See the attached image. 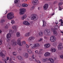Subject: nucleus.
<instances>
[{"mask_svg":"<svg viewBox=\"0 0 63 63\" xmlns=\"http://www.w3.org/2000/svg\"><path fill=\"white\" fill-rule=\"evenodd\" d=\"M21 38H18L17 41V44L19 46H22L23 45H25L26 44V42L25 41H23L21 43Z\"/></svg>","mask_w":63,"mask_h":63,"instance_id":"nucleus-1","label":"nucleus"},{"mask_svg":"<svg viewBox=\"0 0 63 63\" xmlns=\"http://www.w3.org/2000/svg\"><path fill=\"white\" fill-rule=\"evenodd\" d=\"M29 46H31V48L32 49H34L36 47H40V44L38 43H36L32 44L30 43L29 45Z\"/></svg>","mask_w":63,"mask_h":63,"instance_id":"nucleus-2","label":"nucleus"},{"mask_svg":"<svg viewBox=\"0 0 63 63\" xmlns=\"http://www.w3.org/2000/svg\"><path fill=\"white\" fill-rule=\"evenodd\" d=\"M7 17L8 19H12L14 18V13L11 12L9 13L7 15Z\"/></svg>","mask_w":63,"mask_h":63,"instance_id":"nucleus-3","label":"nucleus"},{"mask_svg":"<svg viewBox=\"0 0 63 63\" xmlns=\"http://www.w3.org/2000/svg\"><path fill=\"white\" fill-rule=\"evenodd\" d=\"M38 16L36 14H32L31 16V19L32 20H35V19H38Z\"/></svg>","mask_w":63,"mask_h":63,"instance_id":"nucleus-4","label":"nucleus"},{"mask_svg":"<svg viewBox=\"0 0 63 63\" xmlns=\"http://www.w3.org/2000/svg\"><path fill=\"white\" fill-rule=\"evenodd\" d=\"M44 33L45 35L49 36L50 35V30L46 29L44 31Z\"/></svg>","mask_w":63,"mask_h":63,"instance_id":"nucleus-5","label":"nucleus"},{"mask_svg":"<svg viewBox=\"0 0 63 63\" xmlns=\"http://www.w3.org/2000/svg\"><path fill=\"white\" fill-rule=\"evenodd\" d=\"M35 39V38L33 37H29L28 39V41L31 43H33L34 40Z\"/></svg>","mask_w":63,"mask_h":63,"instance_id":"nucleus-6","label":"nucleus"},{"mask_svg":"<svg viewBox=\"0 0 63 63\" xmlns=\"http://www.w3.org/2000/svg\"><path fill=\"white\" fill-rule=\"evenodd\" d=\"M56 40V38L55 36H52L50 37V40L52 42H54Z\"/></svg>","mask_w":63,"mask_h":63,"instance_id":"nucleus-7","label":"nucleus"},{"mask_svg":"<svg viewBox=\"0 0 63 63\" xmlns=\"http://www.w3.org/2000/svg\"><path fill=\"white\" fill-rule=\"evenodd\" d=\"M12 37V35L11 34H10L9 33H8L6 35V38L8 40V41H7V42H9L10 40H11V38Z\"/></svg>","mask_w":63,"mask_h":63,"instance_id":"nucleus-8","label":"nucleus"},{"mask_svg":"<svg viewBox=\"0 0 63 63\" xmlns=\"http://www.w3.org/2000/svg\"><path fill=\"white\" fill-rule=\"evenodd\" d=\"M23 23L24 25H27V26H29V25H30V23L27 21H23Z\"/></svg>","mask_w":63,"mask_h":63,"instance_id":"nucleus-9","label":"nucleus"},{"mask_svg":"<svg viewBox=\"0 0 63 63\" xmlns=\"http://www.w3.org/2000/svg\"><path fill=\"white\" fill-rule=\"evenodd\" d=\"M39 3L38 0H33L32 1V3L34 5H38Z\"/></svg>","mask_w":63,"mask_h":63,"instance_id":"nucleus-10","label":"nucleus"},{"mask_svg":"<svg viewBox=\"0 0 63 63\" xmlns=\"http://www.w3.org/2000/svg\"><path fill=\"white\" fill-rule=\"evenodd\" d=\"M48 4H45L43 6V9L44 10H47L48 8Z\"/></svg>","mask_w":63,"mask_h":63,"instance_id":"nucleus-11","label":"nucleus"},{"mask_svg":"<svg viewBox=\"0 0 63 63\" xmlns=\"http://www.w3.org/2000/svg\"><path fill=\"white\" fill-rule=\"evenodd\" d=\"M58 49L59 50H60L63 49V45H62V44L61 43V44L59 45L58 46Z\"/></svg>","mask_w":63,"mask_h":63,"instance_id":"nucleus-12","label":"nucleus"},{"mask_svg":"<svg viewBox=\"0 0 63 63\" xmlns=\"http://www.w3.org/2000/svg\"><path fill=\"white\" fill-rule=\"evenodd\" d=\"M50 55V53L48 52H47L44 54V56L45 57L49 56Z\"/></svg>","mask_w":63,"mask_h":63,"instance_id":"nucleus-13","label":"nucleus"},{"mask_svg":"<svg viewBox=\"0 0 63 63\" xmlns=\"http://www.w3.org/2000/svg\"><path fill=\"white\" fill-rule=\"evenodd\" d=\"M51 30L52 31H53V33L54 35H55V36L57 35L58 33L57 32L55 31V30L54 29V28H52L51 29Z\"/></svg>","mask_w":63,"mask_h":63,"instance_id":"nucleus-14","label":"nucleus"},{"mask_svg":"<svg viewBox=\"0 0 63 63\" xmlns=\"http://www.w3.org/2000/svg\"><path fill=\"white\" fill-rule=\"evenodd\" d=\"M50 46V44H46L44 45V48H47L49 47Z\"/></svg>","mask_w":63,"mask_h":63,"instance_id":"nucleus-15","label":"nucleus"},{"mask_svg":"<svg viewBox=\"0 0 63 63\" xmlns=\"http://www.w3.org/2000/svg\"><path fill=\"white\" fill-rule=\"evenodd\" d=\"M48 60H49L51 63H54V60L51 58H49L48 59Z\"/></svg>","mask_w":63,"mask_h":63,"instance_id":"nucleus-16","label":"nucleus"},{"mask_svg":"<svg viewBox=\"0 0 63 63\" xmlns=\"http://www.w3.org/2000/svg\"><path fill=\"white\" fill-rule=\"evenodd\" d=\"M30 35V32H28L25 34V36L26 37H27Z\"/></svg>","mask_w":63,"mask_h":63,"instance_id":"nucleus-17","label":"nucleus"},{"mask_svg":"<svg viewBox=\"0 0 63 63\" xmlns=\"http://www.w3.org/2000/svg\"><path fill=\"white\" fill-rule=\"evenodd\" d=\"M23 55L24 56H25L26 58H27L29 57V55H28V54L27 53H26L25 54V55L24 54H23Z\"/></svg>","mask_w":63,"mask_h":63,"instance_id":"nucleus-18","label":"nucleus"},{"mask_svg":"<svg viewBox=\"0 0 63 63\" xmlns=\"http://www.w3.org/2000/svg\"><path fill=\"white\" fill-rule=\"evenodd\" d=\"M31 58H32V59H33V61H34L35 62H37V60L36 59L34 58H35V57H34V55H32Z\"/></svg>","mask_w":63,"mask_h":63,"instance_id":"nucleus-19","label":"nucleus"},{"mask_svg":"<svg viewBox=\"0 0 63 63\" xmlns=\"http://www.w3.org/2000/svg\"><path fill=\"white\" fill-rule=\"evenodd\" d=\"M48 60V58H43L42 59L43 62H46V61H47Z\"/></svg>","mask_w":63,"mask_h":63,"instance_id":"nucleus-20","label":"nucleus"},{"mask_svg":"<svg viewBox=\"0 0 63 63\" xmlns=\"http://www.w3.org/2000/svg\"><path fill=\"white\" fill-rule=\"evenodd\" d=\"M11 44L13 46H15L16 45V42L15 41L14 42H12V41L11 42Z\"/></svg>","mask_w":63,"mask_h":63,"instance_id":"nucleus-21","label":"nucleus"},{"mask_svg":"<svg viewBox=\"0 0 63 63\" xmlns=\"http://www.w3.org/2000/svg\"><path fill=\"white\" fill-rule=\"evenodd\" d=\"M20 2L19 0H15L14 1V2L15 4H19Z\"/></svg>","mask_w":63,"mask_h":63,"instance_id":"nucleus-22","label":"nucleus"},{"mask_svg":"<svg viewBox=\"0 0 63 63\" xmlns=\"http://www.w3.org/2000/svg\"><path fill=\"white\" fill-rule=\"evenodd\" d=\"M0 54V56H1L3 58H4L5 56V55L3 54V53L2 52H1Z\"/></svg>","mask_w":63,"mask_h":63,"instance_id":"nucleus-23","label":"nucleus"},{"mask_svg":"<svg viewBox=\"0 0 63 63\" xmlns=\"http://www.w3.org/2000/svg\"><path fill=\"white\" fill-rule=\"evenodd\" d=\"M5 22V19H2L0 20V23H4Z\"/></svg>","mask_w":63,"mask_h":63,"instance_id":"nucleus-24","label":"nucleus"},{"mask_svg":"<svg viewBox=\"0 0 63 63\" xmlns=\"http://www.w3.org/2000/svg\"><path fill=\"white\" fill-rule=\"evenodd\" d=\"M43 25L42 26L43 27H45L46 26V22L45 20H43Z\"/></svg>","mask_w":63,"mask_h":63,"instance_id":"nucleus-25","label":"nucleus"},{"mask_svg":"<svg viewBox=\"0 0 63 63\" xmlns=\"http://www.w3.org/2000/svg\"><path fill=\"white\" fill-rule=\"evenodd\" d=\"M17 58L18 59V60H22L23 59L22 57L20 56H18L17 57Z\"/></svg>","mask_w":63,"mask_h":63,"instance_id":"nucleus-26","label":"nucleus"},{"mask_svg":"<svg viewBox=\"0 0 63 63\" xmlns=\"http://www.w3.org/2000/svg\"><path fill=\"white\" fill-rule=\"evenodd\" d=\"M16 36L17 37H20V32H17L16 33Z\"/></svg>","mask_w":63,"mask_h":63,"instance_id":"nucleus-27","label":"nucleus"},{"mask_svg":"<svg viewBox=\"0 0 63 63\" xmlns=\"http://www.w3.org/2000/svg\"><path fill=\"white\" fill-rule=\"evenodd\" d=\"M21 11H22L23 12L24 14H25V12H26V9L25 8H22L20 9Z\"/></svg>","mask_w":63,"mask_h":63,"instance_id":"nucleus-28","label":"nucleus"},{"mask_svg":"<svg viewBox=\"0 0 63 63\" xmlns=\"http://www.w3.org/2000/svg\"><path fill=\"white\" fill-rule=\"evenodd\" d=\"M27 52L30 54H31L32 52V51L30 49H28L27 50Z\"/></svg>","mask_w":63,"mask_h":63,"instance_id":"nucleus-29","label":"nucleus"},{"mask_svg":"<svg viewBox=\"0 0 63 63\" xmlns=\"http://www.w3.org/2000/svg\"><path fill=\"white\" fill-rule=\"evenodd\" d=\"M51 50L52 52H54L56 51V49H55V48H51Z\"/></svg>","mask_w":63,"mask_h":63,"instance_id":"nucleus-30","label":"nucleus"},{"mask_svg":"<svg viewBox=\"0 0 63 63\" xmlns=\"http://www.w3.org/2000/svg\"><path fill=\"white\" fill-rule=\"evenodd\" d=\"M19 11L20 12H19V14L20 15H23L24 14V13L23 12H22V11L20 9Z\"/></svg>","mask_w":63,"mask_h":63,"instance_id":"nucleus-31","label":"nucleus"},{"mask_svg":"<svg viewBox=\"0 0 63 63\" xmlns=\"http://www.w3.org/2000/svg\"><path fill=\"white\" fill-rule=\"evenodd\" d=\"M11 21V23L12 24H15V23H16V22L14 20H12Z\"/></svg>","mask_w":63,"mask_h":63,"instance_id":"nucleus-32","label":"nucleus"},{"mask_svg":"<svg viewBox=\"0 0 63 63\" xmlns=\"http://www.w3.org/2000/svg\"><path fill=\"white\" fill-rule=\"evenodd\" d=\"M14 33V31H13L11 29L9 30V34H12L13 33Z\"/></svg>","mask_w":63,"mask_h":63,"instance_id":"nucleus-33","label":"nucleus"},{"mask_svg":"<svg viewBox=\"0 0 63 63\" xmlns=\"http://www.w3.org/2000/svg\"><path fill=\"white\" fill-rule=\"evenodd\" d=\"M22 6L23 7H26L28 6V5L25 3H23L22 4Z\"/></svg>","mask_w":63,"mask_h":63,"instance_id":"nucleus-34","label":"nucleus"},{"mask_svg":"<svg viewBox=\"0 0 63 63\" xmlns=\"http://www.w3.org/2000/svg\"><path fill=\"white\" fill-rule=\"evenodd\" d=\"M43 52V49H40L39 52L38 53V54H42V52Z\"/></svg>","mask_w":63,"mask_h":63,"instance_id":"nucleus-35","label":"nucleus"},{"mask_svg":"<svg viewBox=\"0 0 63 63\" xmlns=\"http://www.w3.org/2000/svg\"><path fill=\"white\" fill-rule=\"evenodd\" d=\"M43 34V32H39V34L40 36H42Z\"/></svg>","mask_w":63,"mask_h":63,"instance_id":"nucleus-36","label":"nucleus"},{"mask_svg":"<svg viewBox=\"0 0 63 63\" xmlns=\"http://www.w3.org/2000/svg\"><path fill=\"white\" fill-rule=\"evenodd\" d=\"M53 27H54L55 29L57 30L58 29V25H55L54 27L53 26Z\"/></svg>","mask_w":63,"mask_h":63,"instance_id":"nucleus-37","label":"nucleus"},{"mask_svg":"<svg viewBox=\"0 0 63 63\" xmlns=\"http://www.w3.org/2000/svg\"><path fill=\"white\" fill-rule=\"evenodd\" d=\"M8 63H14V62L12 61V59L11 58L9 60V62H8Z\"/></svg>","mask_w":63,"mask_h":63,"instance_id":"nucleus-38","label":"nucleus"},{"mask_svg":"<svg viewBox=\"0 0 63 63\" xmlns=\"http://www.w3.org/2000/svg\"><path fill=\"white\" fill-rule=\"evenodd\" d=\"M35 8V6H33L30 8V10L31 11H33Z\"/></svg>","mask_w":63,"mask_h":63,"instance_id":"nucleus-39","label":"nucleus"},{"mask_svg":"<svg viewBox=\"0 0 63 63\" xmlns=\"http://www.w3.org/2000/svg\"><path fill=\"white\" fill-rule=\"evenodd\" d=\"M57 42H55L53 44V46H54V47H56V46H57Z\"/></svg>","mask_w":63,"mask_h":63,"instance_id":"nucleus-40","label":"nucleus"},{"mask_svg":"<svg viewBox=\"0 0 63 63\" xmlns=\"http://www.w3.org/2000/svg\"><path fill=\"white\" fill-rule=\"evenodd\" d=\"M16 25H14L12 27V29H15V28H16Z\"/></svg>","mask_w":63,"mask_h":63,"instance_id":"nucleus-41","label":"nucleus"},{"mask_svg":"<svg viewBox=\"0 0 63 63\" xmlns=\"http://www.w3.org/2000/svg\"><path fill=\"white\" fill-rule=\"evenodd\" d=\"M59 21H61V25H63V22H62V19H60Z\"/></svg>","mask_w":63,"mask_h":63,"instance_id":"nucleus-42","label":"nucleus"},{"mask_svg":"<svg viewBox=\"0 0 63 63\" xmlns=\"http://www.w3.org/2000/svg\"><path fill=\"white\" fill-rule=\"evenodd\" d=\"M22 16L25 19L27 17V15L26 14H24Z\"/></svg>","mask_w":63,"mask_h":63,"instance_id":"nucleus-43","label":"nucleus"},{"mask_svg":"<svg viewBox=\"0 0 63 63\" xmlns=\"http://www.w3.org/2000/svg\"><path fill=\"white\" fill-rule=\"evenodd\" d=\"M16 6L17 7H18V8H20V7L21 6V5L19 3H18L17 5Z\"/></svg>","mask_w":63,"mask_h":63,"instance_id":"nucleus-44","label":"nucleus"},{"mask_svg":"<svg viewBox=\"0 0 63 63\" xmlns=\"http://www.w3.org/2000/svg\"><path fill=\"white\" fill-rule=\"evenodd\" d=\"M22 50V48H21V47H20L18 50V51H21Z\"/></svg>","mask_w":63,"mask_h":63,"instance_id":"nucleus-45","label":"nucleus"},{"mask_svg":"<svg viewBox=\"0 0 63 63\" xmlns=\"http://www.w3.org/2000/svg\"><path fill=\"white\" fill-rule=\"evenodd\" d=\"M4 28L6 29H8L9 28V27L8 26V25H6L5 26Z\"/></svg>","mask_w":63,"mask_h":63,"instance_id":"nucleus-46","label":"nucleus"},{"mask_svg":"<svg viewBox=\"0 0 63 63\" xmlns=\"http://www.w3.org/2000/svg\"><path fill=\"white\" fill-rule=\"evenodd\" d=\"M34 52L35 53H38H38H39V51L38 50H35L34 51Z\"/></svg>","mask_w":63,"mask_h":63,"instance_id":"nucleus-47","label":"nucleus"},{"mask_svg":"<svg viewBox=\"0 0 63 63\" xmlns=\"http://www.w3.org/2000/svg\"><path fill=\"white\" fill-rule=\"evenodd\" d=\"M60 57L61 58L63 59V55H60Z\"/></svg>","mask_w":63,"mask_h":63,"instance_id":"nucleus-48","label":"nucleus"},{"mask_svg":"<svg viewBox=\"0 0 63 63\" xmlns=\"http://www.w3.org/2000/svg\"><path fill=\"white\" fill-rule=\"evenodd\" d=\"M13 54L14 55H16V54H17L16 53V52H13Z\"/></svg>","mask_w":63,"mask_h":63,"instance_id":"nucleus-49","label":"nucleus"},{"mask_svg":"<svg viewBox=\"0 0 63 63\" xmlns=\"http://www.w3.org/2000/svg\"><path fill=\"white\" fill-rule=\"evenodd\" d=\"M63 4V3L62 2H60L59 3L58 5L59 6H61V5Z\"/></svg>","mask_w":63,"mask_h":63,"instance_id":"nucleus-50","label":"nucleus"},{"mask_svg":"<svg viewBox=\"0 0 63 63\" xmlns=\"http://www.w3.org/2000/svg\"><path fill=\"white\" fill-rule=\"evenodd\" d=\"M9 59V57H7V60H6L5 59V61H7V60H8Z\"/></svg>","mask_w":63,"mask_h":63,"instance_id":"nucleus-51","label":"nucleus"},{"mask_svg":"<svg viewBox=\"0 0 63 63\" xmlns=\"http://www.w3.org/2000/svg\"><path fill=\"white\" fill-rule=\"evenodd\" d=\"M21 19L22 20H24L25 19V18L22 16L21 17Z\"/></svg>","mask_w":63,"mask_h":63,"instance_id":"nucleus-52","label":"nucleus"},{"mask_svg":"<svg viewBox=\"0 0 63 63\" xmlns=\"http://www.w3.org/2000/svg\"><path fill=\"white\" fill-rule=\"evenodd\" d=\"M26 47L27 48H28L29 47V46L27 44H26Z\"/></svg>","mask_w":63,"mask_h":63,"instance_id":"nucleus-53","label":"nucleus"},{"mask_svg":"<svg viewBox=\"0 0 63 63\" xmlns=\"http://www.w3.org/2000/svg\"><path fill=\"white\" fill-rule=\"evenodd\" d=\"M43 40V39L42 38H40V39L38 40V42H41V41H42Z\"/></svg>","mask_w":63,"mask_h":63,"instance_id":"nucleus-54","label":"nucleus"},{"mask_svg":"<svg viewBox=\"0 0 63 63\" xmlns=\"http://www.w3.org/2000/svg\"><path fill=\"white\" fill-rule=\"evenodd\" d=\"M29 59V60L30 61H32V60H33V58H32V57L30 58Z\"/></svg>","mask_w":63,"mask_h":63,"instance_id":"nucleus-55","label":"nucleus"},{"mask_svg":"<svg viewBox=\"0 0 63 63\" xmlns=\"http://www.w3.org/2000/svg\"><path fill=\"white\" fill-rule=\"evenodd\" d=\"M2 44V40L0 39V45H1Z\"/></svg>","mask_w":63,"mask_h":63,"instance_id":"nucleus-56","label":"nucleus"},{"mask_svg":"<svg viewBox=\"0 0 63 63\" xmlns=\"http://www.w3.org/2000/svg\"><path fill=\"white\" fill-rule=\"evenodd\" d=\"M37 62V63H41V62L40 61L38 60L37 61V62Z\"/></svg>","mask_w":63,"mask_h":63,"instance_id":"nucleus-57","label":"nucleus"},{"mask_svg":"<svg viewBox=\"0 0 63 63\" xmlns=\"http://www.w3.org/2000/svg\"><path fill=\"white\" fill-rule=\"evenodd\" d=\"M27 0H22V1L23 2H27Z\"/></svg>","mask_w":63,"mask_h":63,"instance_id":"nucleus-58","label":"nucleus"},{"mask_svg":"<svg viewBox=\"0 0 63 63\" xmlns=\"http://www.w3.org/2000/svg\"><path fill=\"white\" fill-rule=\"evenodd\" d=\"M59 11H61L62 10V8H61V7L60 6H59Z\"/></svg>","mask_w":63,"mask_h":63,"instance_id":"nucleus-59","label":"nucleus"},{"mask_svg":"<svg viewBox=\"0 0 63 63\" xmlns=\"http://www.w3.org/2000/svg\"><path fill=\"white\" fill-rule=\"evenodd\" d=\"M12 59L13 60H15V58L14 57H13Z\"/></svg>","mask_w":63,"mask_h":63,"instance_id":"nucleus-60","label":"nucleus"},{"mask_svg":"<svg viewBox=\"0 0 63 63\" xmlns=\"http://www.w3.org/2000/svg\"><path fill=\"white\" fill-rule=\"evenodd\" d=\"M38 9L39 10H40L41 9V7H38Z\"/></svg>","mask_w":63,"mask_h":63,"instance_id":"nucleus-61","label":"nucleus"},{"mask_svg":"<svg viewBox=\"0 0 63 63\" xmlns=\"http://www.w3.org/2000/svg\"><path fill=\"white\" fill-rule=\"evenodd\" d=\"M57 3V1H55L54 2V4H55V3Z\"/></svg>","mask_w":63,"mask_h":63,"instance_id":"nucleus-62","label":"nucleus"},{"mask_svg":"<svg viewBox=\"0 0 63 63\" xmlns=\"http://www.w3.org/2000/svg\"><path fill=\"white\" fill-rule=\"evenodd\" d=\"M44 39L46 40V39H47V37L46 36H44Z\"/></svg>","mask_w":63,"mask_h":63,"instance_id":"nucleus-63","label":"nucleus"},{"mask_svg":"<svg viewBox=\"0 0 63 63\" xmlns=\"http://www.w3.org/2000/svg\"><path fill=\"white\" fill-rule=\"evenodd\" d=\"M21 31H24V29L23 28H22V30H21Z\"/></svg>","mask_w":63,"mask_h":63,"instance_id":"nucleus-64","label":"nucleus"}]
</instances>
